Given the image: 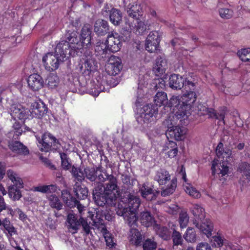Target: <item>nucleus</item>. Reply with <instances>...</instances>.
<instances>
[{
  "label": "nucleus",
  "mask_w": 250,
  "mask_h": 250,
  "mask_svg": "<svg viewBox=\"0 0 250 250\" xmlns=\"http://www.w3.org/2000/svg\"><path fill=\"white\" fill-rule=\"evenodd\" d=\"M192 80V76L183 77L179 74H173L169 78V85L172 89H181L184 87L185 93L182 96L173 95L169 99L167 107H184L185 105L190 104V107H193V104L196 100L195 93V83Z\"/></svg>",
  "instance_id": "nucleus-1"
},
{
  "label": "nucleus",
  "mask_w": 250,
  "mask_h": 250,
  "mask_svg": "<svg viewBox=\"0 0 250 250\" xmlns=\"http://www.w3.org/2000/svg\"><path fill=\"white\" fill-rule=\"evenodd\" d=\"M193 107H190V104L185 105L183 107H175L170 108L172 110L169 114L168 117L163 122V125L167 127L166 135L171 138L177 141H181L184 139L187 133V129L183 126L176 125L178 123L183 124V121L187 120L191 114Z\"/></svg>",
  "instance_id": "nucleus-2"
},
{
  "label": "nucleus",
  "mask_w": 250,
  "mask_h": 250,
  "mask_svg": "<svg viewBox=\"0 0 250 250\" xmlns=\"http://www.w3.org/2000/svg\"><path fill=\"white\" fill-rule=\"evenodd\" d=\"M76 70L84 77H90L96 73L94 79L88 84V92L94 97L98 96L100 92L106 90L107 84V76L97 72V65L95 60L91 57H85L80 60L76 67Z\"/></svg>",
  "instance_id": "nucleus-3"
},
{
  "label": "nucleus",
  "mask_w": 250,
  "mask_h": 250,
  "mask_svg": "<svg viewBox=\"0 0 250 250\" xmlns=\"http://www.w3.org/2000/svg\"><path fill=\"white\" fill-rule=\"evenodd\" d=\"M140 204L139 197L129 195L128 207L125 208L121 205H118L116 213L119 216H123L128 225L131 227L129 235V241L136 246L140 245L143 240V236L139 230L134 228L136 225L138 218L136 212Z\"/></svg>",
  "instance_id": "nucleus-4"
},
{
  "label": "nucleus",
  "mask_w": 250,
  "mask_h": 250,
  "mask_svg": "<svg viewBox=\"0 0 250 250\" xmlns=\"http://www.w3.org/2000/svg\"><path fill=\"white\" fill-rule=\"evenodd\" d=\"M91 27L89 24H84L82 27L78 38L76 32H68L65 35V40L68 44V49L70 56L77 55L79 50L83 48H87L91 45Z\"/></svg>",
  "instance_id": "nucleus-5"
},
{
  "label": "nucleus",
  "mask_w": 250,
  "mask_h": 250,
  "mask_svg": "<svg viewBox=\"0 0 250 250\" xmlns=\"http://www.w3.org/2000/svg\"><path fill=\"white\" fill-rule=\"evenodd\" d=\"M68 46L67 42L62 40L57 44L54 53L48 52L42 57V63L46 70L53 71L57 69L68 55L70 56Z\"/></svg>",
  "instance_id": "nucleus-6"
},
{
  "label": "nucleus",
  "mask_w": 250,
  "mask_h": 250,
  "mask_svg": "<svg viewBox=\"0 0 250 250\" xmlns=\"http://www.w3.org/2000/svg\"><path fill=\"white\" fill-rule=\"evenodd\" d=\"M217 158L212 162L211 172L216 178H221L228 175L229 167L227 163L230 161L232 151L229 148H224L223 143H219L216 148Z\"/></svg>",
  "instance_id": "nucleus-7"
},
{
  "label": "nucleus",
  "mask_w": 250,
  "mask_h": 250,
  "mask_svg": "<svg viewBox=\"0 0 250 250\" xmlns=\"http://www.w3.org/2000/svg\"><path fill=\"white\" fill-rule=\"evenodd\" d=\"M98 186H102L104 194L108 196V198H103V201H100L97 199L96 202L99 206H103L107 204L114 205L116 204L117 197L120 194L119 188L117 185V179L113 175L108 176L107 182L104 185H99Z\"/></svg>",
  "instance_id": "nucleus-8"
},
{
  "label": "nucleus",
  "mask_w": 250,
  "mask_h": 250,
  "mask_svg": "<svg viewBox=\"0 0 250 250\" xmlns=\"http://www.w3.org/2000/svg\"><path fill=\"white\" fill-rule=\"evenodd\" d=\"M158 108L151 104H146L141 108L136 114L138 123L142 126H148L154 123L157 119Z\"/></svg>",
  "instance_id": "nucleus-9"
},
{
  "label": "nucleus",
  "mask_w": 250,
  "mask_h": 250,
  "mask_svg": "<svg viewBox=\"0 0 250 250\" xmlns=\"http://www.w3.org/2000/svg\"><path fill=\"white\" fill-rule=\"evenodd\" d=\"M37 140V145L42 151L48 152L53 146L58 148L57 140L50 133L46 132L41 135L35 136Z\"/></svg>",
  "instance_id": "nucleus-10"
},
{
  "label": "nucleus",
  "mask_w": 250,
  "mask_h": 250,
  "mask_svg": "<svg viewBox=\"0 0 250 250\" xmlns=\"http://www.w3.org/2000/svg\"><path fill=\"white\" fill-rule=\"evenodd\" d=\"M123 65L121 59L116 56H111L108 60V62L105 65V70L108 73H103L107 76V84L105 86H108L109 84L108 79H110V76L116 75L118 74L122 69Z\"/></svg>",
  "instance_id": "nucleus-11"
},
{
  "label": "nucleus",
  "mask_w": 250,
  "mask_h": 250,
  "mask_svg": "<svg viewBox=\"0 0 250 250\" xmlns=\"http://www.w3.org/2000/svg\"><path fill=\"white\" fill-rule=\"evenodd\" d=\"M198 114L201 115H208L209 117L215 118L221 120L224 124V118L227 108L223 107L220 108V113H216L215 110L211 108H208L202 104H199L197 106Z\"/></svg>",
  "instance_id": "nucleus-12"
},
{
  "label": "nucleus",
  "mask_w": 250,
  "mask_h": 250,
  "mask_svg": "<svg viewBox=\"0 0 250 250\" xmlns=\"http://www.w3.org/2000/svg\"><path fill=\"white\" fill-rule=\"evenodd\" d=\"M178 175L180 177H181L184 182L183 187L185 192L193 198H199L201 196L200 192L190 183L187 182L188 179L187 178L185 168L183 166L180 167Z\"/></svg>",
  "instance_id": "nucleus-13"
},
{
  "label": "nucleus",
  "mask_w": 250,
  "mask_h": 250,
  "mask_svg": "<svg viewBox=\"0 0 250 250\" xmlns=\"http://www.w3.org/2000/svg\"><path fill=\"white\" fill-rule=\"evenodd\" d=\"M45 85L52 91H56L60 94L64 92V86L60 83L59 77L54 74H50L45 80Z\"/></svg>",
  "instance_id": "nucleus-14"
},
{
  "label": "nucleus",
  "mask_w": 250,
  "mask_h": 250,
  "mask_svg": "<svg viewBox=\"0 0 250 250\" xmlns=\"http://www.w3.org/2000/svg\"><path fill=\"white\" fill-rule=\"evenodd\" d=\"M122 37L116 32H111L108 35L106 40L110 52H117L121 49L122 46Z\"/></svg>",
  "instance_id": "nucleus-15"
},
{
  "label": "nucleus",
  "mask_w": 250,
  "mask_h": 250,
  "mask_svg": "<svg viewBox=\"0 0 250 250\" xmlns=\"http://www.w3.org/2000/svg\"><path fill=\"white\" fill-rule=\"evenodd\" d=\"M92 219L94 226L98 229H101V232L103 233L105 239L106 245L110 248H113L115 243L114 242L113 238L111 236V234L103 225V219L101 218L94 219L93 217L92 218Z\"/></svg>",
  "instance_id": "nucleus-16"
},
{
  "label": "nucleus",
  "mask_w": 250,
  "mask_h": 250,
  "mask_svg": "<svg viewBox=\"0 0 250 250\" xmlns=\"http://www.w3.org/2000/svg\"><path fill=\"white\" fill-rule=\"evenodd\" d=\"M30 115L32 117L41 118L47 111V107L41 101L32 103L29 110Z\"/></svg>",
  "instance_id": "nucleus-17"
},
{
  "label": "nucleus",
  "mask_w": 250,
  "mask_h": 250,
  "mask_svg": "<svg viewBox=\"0 0 250 250\" xmlns=\"http://www.w3.org/2000/svg\"><path fill=\"white\" fill-rule=\"evenodd\" d=\"M9 112L12 117L16 120H24L28 118V111L20 104H14L11 105Z\"/></svg>",
  "instance_id": "nucleus-18"
},
{
  "label": "nucleus",
  "mask_w": 250,
  "mask_h": 250,
  "mask_svg": "<svg viewBox=\"0 0 250 250\" xmlns=\"http://www.w3.org/2000/svg\"><path fill=\"white\" fill-rule=\"evenodd\" d=\"M27 83L29 87L31 89L34 91H38L43 87L44 81L40 75L35 73L29 76Z\"/></svg>",
  "instance_id": "nucleus-19"
},
{
  "label": "nucleus",
  "mask_w": 250,
  "mask_h": 250,
  "mask_svg": "<svg viewBox=\"0 0 250 250\" xmlns=\"http://www.w3.org/2000/svg\"><path fill=\"white\" fill-rule=\"evenodd\" d=\"M126 11L130 17L138 20L139 17L141 15L142 8L136 0H134L127 5Z\"/></svg>",
  "instance_id": "nucleus-20"
},
{
  "label": "nucleus",
  "mask_w": 250,
  "mask_h": 250,
  "mask_svg": "<svg viewBox=\"0 0 250 250\" xmlns=\"http://www.w3.org/2000/svg\"><path fill=\"white\" fill-rule=\"evenodd\" d=\"M190 210L194 216L193 223L201 222L205 218V208L200 204H193Z\"/></svg>",
  "instance_id": "nucleus-21"
},
{
  "label": "nucleus",
  "mask_w": 250,
  "mask_h": 250,
  "mask_svg": "<svg viewBox=\"0 0 250 250\" xmlns=\"http://www.w3.org/2000/svg\"><path fill=\"white\" fill-rule=\"evenodd\" d=\"M167 68V62L166 59L162 57L157 58L153 68V71L157 76L163 75Z\"/></svg>",
  "instance_id": "nucleus-22"
},
{
  "label": "nucleus",
  "mask_w": 250,
  "mask_h": 250,
  "mask_svg": "<svg viewBox=\"0 0 250 250\" xmlns=\"http://www.w3.org/2000/svg\"><path fill=\"white\" fill-rule=\"evenodd\" d=\"M94 31L98 36L105 35L109 31L108 22L104 20H97L94 25Z\"/></svg>",
  "instance_id": "nucleus-23"
},
{
  "label": "nucleus",
  "mask_w": 250,
  "mask_h": 250,
  "mask_svg": "<svg viewBox=\"0 0 250 250\" xmlns=\"http://www.w3.org/2000/svg\"><path fill=\"white\" fill-rule=\"evenodd\" d=\"M171 178L169 172L163 169H160L156 172L154 177L155 181L158 182L159 185H166L168 180Z\"/></svg>",
  "instance_id": "nucleus-24"
},
{
  "label": "nucleus",
  "mask_w": 250,
  "mask_h": 250,
  "mask_svg": "<svg viewBox=\"0 0 250 250\" xmlns=\"http://www.w3.org/2000/svg\"><path fill=\"white\" fill-rule=\"evenodd\" d=\"M139 220L142 225L149 227L154 225L156 221L154 218L149 211H143L140 213Z\"/></svg>",
  "instance_id": "nucleus-25"
},
{
  "label": "nucleus",
  "mask_w": 250,
  "mask_h": 250,
  "mask_svg": "<svg viewBox=\"0 0 250 250\" xmlns=\"http://www.w3.org/2000/svg\"><path fill=\"white\" fill-rule=\"evenodd\" d=\"M194 224L208 238L211 236L213 230V225L210 221L206 220L205 222L202 223H200V222H198Z\"/></svg>",
  "instance_id": "nucleus-26"
},
{
  "label": "nucleus",
  "mask_w": 250,
  "mask_h": 250,
  "mask_svg": "<svg viewBox=\"0 0 250 250\" xmlns=\"http://www.w3.org/2000/svg\"><path fill=\"white\" fill-rule=\"evenodd\" d=\"M95 51L96 55L101 56L102 58L104 57L108 51H109L106 40H100L97 42L95 46Z\"/></svg>",
  "instance_id": "nucleus-27"
},
{
  "label": "nucleus",
  "mask_w": 250,
  "mask_h": 250,
  "mask_svg": "<svg viewBox=\"0 0 250 250\" xmlns=\"http://www.w3.org/2000/svg\"><path fill=\"white\" fill-rule=\"evenodd\" d=\"M165 188L162 190L161 195L163 196H167L172 194L177 187V179L175 177L168 180V182L164 185Z\"/></svg>",
  "instance_id": "nucleus-28"
},
{
  "label": "nucleus",
  "mask_w": 250,
  "mask_h": 250,
  "mask_svg": "<svg viewBox=\"0 0 250 250\" xmlns=\"http://www.w3.org/2000/svg\"><path fill=\"white\" fill-rule=\"evenodd\" d=\"M9 147L12 151L18 154L26 155L29 153L27 148L18 141L11 142L10 143Z\"/></svg>",
  "instance_id": "nucleus-29"
},
{
  "label": "nucleus",
  "mask_w": 250,
  "mask_h": 250,
  "mask_svg": "<svg viewBox=\"0 0 250 250\" xmlns=\"http://www.w3.org/2000/svg\"><path fill=\"white\" fill-rule=\"evenodd\" d=\"M8 179L13 183L12 186H15L19 188H23V183L19 175L12 169H9L6 172Z\"/></svg>",
  "instance_id": "nucleus-30"
},
{
  "label": "nucleus",
  "mask_w": 250,
  "mask_h": 250,
  "mask_svg": "<svg viewBox=\"0 0 250 250\" xmlns=\"http://www.w3.org/2000/svg\"><path fill=\"white\" fill-rule=\"evenodd\" d=\"M153 228L156 234L163 239L167 240L170 238V232L167 228L161 226L156 223L154 224Z\"/></svg>",
  "instance_id": "nucleus-31"
},
{
  "label": "nucleus",
  "mask_w": 250,
  "mask_h": 250,
  "mask_svg": "<svg viewBox=\"0 0 250 250\" xmlns=\"http://www.w3.org/2000/svg\"><path fill=\"white\" fill-rule=\"evenodd\" d=\"M166 151V153L170 158L175 157L178 153V148L177 144L173 141H169L163 149Z\"/></svg>",
  "instance_id": "nucleus-32"
},
{
  "label": "nucleus",
  "mask_w": 250,
  "mask_h": 250,
  "mask_svg": "<svg viewBox=\"0 0 250 250\" xmlns=\"http://www.w3.org/2000/svg\"><path fill=\"white\" fill-rule=\"evenodd\" d=\"M139 191L144 198L147 200H152L156 198V194L154 193L152 189L144 184L140 188Z\"/></svg>",
  "instance_id": "nucleus-33"
},
{
  "label": "nucleus",
  "mask_w": 250,
  "mask_h": 250,
  "mask_svg": "<svg viewBox=\"0 0 250 250\" xmlns=\"http://www.w3.org/2000/svg\"><path fill=\"white\" fill-rule=\"evenodd\" d=\"M109 18L111 22L114 25H118L122 21V14L121 11L112 8L110 11Z\"/></svg>",
  "instance_id": "nucleus-34"
},
{
  "label": "nucleus",
  "mask_w": 250,
  "mask_h": 250,
  "mask_svg": "<svg viewBox=\"0 0 250 250\" xmlns=\"http://www.w3.org/2000/svg\"><path fill=\"white\" fill-rule=\"evenodd\" d=\"M67 222L69 229L71 231H74L73 233L76 232L79 229L80 223L74 214L69 213L68 214Z\"/></svg>",
  "instance_id": "nucleus-35"
},
{
  "label": "nucleus",
  "mask_w": 250,
  "mask_h": 250,
  "mask_svg": "<svg viewBox=\"0 0 250 250\" xmlns=\"http://www.w3.org/2000/svg\"><path fill=\"white\" fill-rule=\"evenodd\" d=\"M57 187L56 185H39L33 187V190L43 193H52L56 192Z\"/></svg>",
  "instance_id": "nucleus-36"
},
{
  "label": "nucleus",
  "mask_w": 250,
  "mask_h": 250,
  "mask_svg": "<svg viewBox=\"0 0 250 250\" xmlns=\"http://www.w3.org/2000/svg\"><path fill=\"white\" fill-rule=\"evenodd\" d=\"M0 226H2L7 232L6 235L8 237H12L14 235L18 234L17 229L7 218H5L2 220V223Z\"/></svg>",
  "instance_id": "nucleus-37"
},
{
  "label": "nucleus",
  "mask_w": 250,
  "mask_h": 250,
  "mask_svg": "<svg viewBox=\"0 0 250 250\" xmlns=\"http://www.w3.org/2000/svg\"><path fill=\"white\" fill-rule=\"evenodd\" d=\"M74 191L76 196L80 199H84L88 195L87 189L85 187H82L78 183L75 184Z\"/></svg>",
  "instance_id": "nucleus-38"
},
{
  "label": "nucleus",
  "mask_w": 250,
  "mask_h": 250,
  "mask_svg": "<svg viewBox=\"0 0 250 250\" xmlns=\"http://www.w3.org/2000/svg\"><path fill=\"white\" fill-rule=\"evenodd\" d=\"M168 99L167 94L165 92H158L154 97V102L157 106H161L167 103Z\"/></svg>",
  "instance_id": "nucleus-39"
},
{
  "label": "nucleus",
  "mask_w": 250,
  "mask_h": 250,
  "mask_svg": "<svg viewBox=\"0 0 250 250\" xmlns=\"http://www.w3.org/2000/svg\"><path fill=\"white\" fill-rule=\"evenodd\" d=\"M20 188L15 186H10L9 187L8 194L11 199L14 201L20 200L22 196Z\"/></svg>",
  "instance_id": "nucleus-40"
},
{
  "label": "nucleus",
  "mask_w": 250,
  "mask_h": 250,
  "mask_svg": "<svg viewBox=\"0 0 250 250\" xmlns=\"http://www.w3.org/2000/svg\"><path fill=\"white\" fill-rule=\"evenodd\" d=\"M93 216H94L93 217H94V219H97V218H98V217H97V214H96V215H95V214H92L91 215V216L90 217V219L92 221V222L89 221V223H88L87 219L85 220V219H84L82 216L81 217V218L80 219V223L81 224V225L82 226L83 230L84 231V232L86 234H88L90 232V229H91V226L90 225V224H91V225L93 226H94L95 228H96L93 225V220L92 219V218L93 217ZM99 218H100L99 217Z\"/></svg>",
  "instance_id": "nucleus-41"
},
{
  "label": "nucleus",
  "mask_w": 250,
  "mask_h": 250,
  "mask_svg": "<svg viewBox=\"0 0 250 250\" xmlns=\"http://www.w3.org/2000/svg\"><path fill=\"white\" fill-rule=\"evenodd\" d=\"M62 196L63 201L69 208H73L74 205L76 204L75 202L76 199L73 198L67 190H63L62 191Z\"/></svg>",
  "instance_id": "nucleus-42"
},
{
  "label": "nucleus",
  "mask_w": 250,
  "mask_h": 250,
  "mask_svg": "<svg viewBox=\"0 0 250 250\" xmlns=\"http://www.w3.org/2000/svg\"><path fill=\"white\" fill-rule=\"evenodd\" d=\"M50 206L52 208H55L57 210H60L62 208V204L57 196L55 195H51L47 197Z\"/></svg>",
  "instance_id": "nucleus-43"
},
{
  "label": "nucleus",
  "mask_w": 250,
  "mask_h": 250,
  "mask_svg": "<svg viewBox=\"0 0 250 250\" xmlns=\"http://www.w3.org/2000/svg\"><path fill=\"white\" fill-rule=\"evenodd\" d=\"M108 196L104 195V192H103L102 186L100 187L99 186H97L94 189L93 191V197L95 203L99 206L96 202V200H99L100 201H103V198H108Z\"/></svg>",
  "instance_id": "nucleus-44"
},
{
  "label": "nucleus",
  "mask_w": 250,
  "mask_h": 250,
  "mask_svg": "<svg viewBox=\"0 0 250 250\" xmlns=\"http://www.w3.org/2000/svg\"><path fill=\"white\" fill-rule=\"evenodd\" d=\"M73 176L79 181H82L84 179V171L80 167H77L73 166L71 170Z\"/></svg>",
  "instance_id": "nucleus-45"
},
{
  "label": "nucleus",
  "mask_w": 250,
  "mask_h": 250,
  "mask_svg": "<svg viewBox=\"0 0 250 250\" xmlns=\"http://www.w3.org/2000/svg\"><path fill=\"white\" fill-rule=\"evenodd\" d=\"M184 238L188 242L194 243L196 241V234L195 230L191 228H188Z\"/></svg>",
  "instance_id": "nucleus-46"
},
{
  "label": "nucleus",
  "mask_w": 250,
  "mask_h": 250,
  "mask_svg": "<svg viewBox=\"0 0 250 250\" xmlns=\"http://www.w3.org/2000/svg\"><path fill=\"white\" fill-rule=\"evenodd\" d=\"M98 170V167H87L84 169V178H86L91 181H93L96 179V173Z\"/></svg>",
  "instance_id": "nucleus-47"
},
{
  "label": "nucleus",
  "mask_w": 250,
  "mask_h": 250,
  "mask_svg": "<svg viewBox=\"0 0 250 250\" xmlns=\"http://www.w3.org/2000/svg\"><path fill=\"white\" fill-rule=\"evenodd\" d=\"M189 216L186 211H182L179 214L178 222L182 229L185 228L188 224Z\"/></svg>",
  "instance_id": "nucleus-48"
},
{
  "label": "nucleus",
  "mask_w": 250,
  "mask_h": 250,
  "mask_svg": "<svg viewBox=\"0 0 250 250\" xmlns=\"http://www.w3.org/2000/svg\"><path fill=\"white\" fill-rule=\"evenodd\" d=\"M238 169L250 182V165L246 162L242 163L239 165Z\"/></svg>",
  "instance_id": "nucleus-49"
},
{
  "label": "nucleus",
  "mask_w": 250,
  "mask_h": 250,
  "mask_svg": "<svg viewBox=\"0 0 250 250\" xmlns=\"http://www.w3.org/2000/svg\"><path fill=\"white\" fill-rule=\"evenodd\" d=\"M237 54L242 61L250 62V48L242 49L238 51Z\"/></svg>",
  "instance_id": "nucleus-50"
},
{
  "label": "nucleus",
  "mask_w": 250,
  "mask_h": 250,
  "mask_svg": "<svg viewBox=\"0 0 250 250\" xmlns=\"http://www.w3.org/2000/svg\"><path fill=\"white\" fill-rule=\"evenodd\" d=\"M60 154L62 168L65 170L70 169L71 164L67 155L63 153H60Z\"/></svg>",
  "instance_id": "nucleus-51"
},
{
  "label": "nucleus",
  "mask_w": 250,
  "mask_h": 250,
  "mask_svg": "<svg viewBox=\"0 0 250 250\" xmlns=\"http://www.w3.org/2000/svg\"><path fill=\"white\" fill-rule=\"evenodd\" d=\"M220 17L224 19H229L232 17L233 11L229 8H220L219 10Z\"/></svg>",
  "instance_id": "nucleus-52"
},
{
  "label": "nucleus",
  "mask_w": 250,
  "mask_h": 250,
  "mask_svg": "<svg viewBox=\"0 0 250 250\" xmlns=\"http://www.w3.org/2000/svg\"><path fill=\"white\" fill-rule=\"evenodd\" d=\"M212 246L215 248H220L224 244L222 237L219 235H215L212 237L210 241Z\"/></svg>",
  "instance_id": "nucleus-53"
},
{
  "label": "nucleus",
  "mask_w": 250,
  "mask_h": 250,
  "mask_svg": "<svg viewBox=\"0 0 250 250\" xmlns=\"http://www.w3.org/2000/svg\"><path fill=\"white\" fill-rule=\"evenodd\" d=\"M156 248V242L150 239L146 240L143 244L144 250H155Z\"/></svg>",
  "instance_id": "nucleus-54"
},
{
  "label": "nucleus",
  "mask_w": 250,
  "mask_h": 250,
  "mask_svg": "<svg viewBox=\"0 0 250 250\" xmlns=\"http://www.w3.org/2000/svg\"><path fill=\"white\" fill-rule=\"evenodd\" d=\"M160 42L156 40L155 42H150L149 44H147V41H146V49L149 52H154L158 49Z\"/></svg>",
  "instance_id": "nucleus-55"
},
{
  "label": "nucleus",
  "mask_w": 250,
  "mask_h": 250,
  "mask_svg": "<svg viewBox=\"0 0 250 250\" xmlns=\"http://www.w3.org/2000/svg\"><path fill=\"white\" fill-rule=\"evenodd\" d=\"M156 40H158V42H160V37L157 31H153L149 33L146 41H147V44H149L150 42H155Z\"/></svg>",
  "instance_id": "nucleus-56"
},
{
  "label": "nucleus",
  "mask_w": 250,
  "mask_h": 250,
  "mask_svg": "<svg viewBox=\"0 0 250 250\" xmlns=\"http://www.w3.org/2000/svg\"><path fill=\"white\" fill-rule=\"evenodd\" d=\"M165 210L167 213L171 214H176L179 210V207L176 204L166 205Z\"/></svg>",
  "instance_id": "nucleus-57"
},
{
  "label": "nucleus",
  "mask_w": 250,
  "mask_h": 250,
  "mask_svg": "<svg viewBox=\"0 0 250 250\" xmlns=\"http://www.w3.org/2000/svg\"><path fill=\"white\" fill-rule=\"evenodd\" d=\"M172 237L173 245L174 246H178L182 244L183 239L180 232L174 230L173 232Z\"/></svg>",
  "instance_id": "nucleus-58"
},
{
  "label": "nucleus",
  "mask_w": 250,
  "mask_h": 250,
  "mask_svg": "<svg viewBox=\"0 0 250 250\" xmlns=\"http://www.w3.org/2000/svg\"><path fill=\"white\" fill-rule=\"evenodd\" d=\"M137 21V25L136 26V33L142 35L143 34L146 29V25L144 21Z\"/></svg>",
  "instance_id": "nucleus-59"
},
{
  "label": "nucleus",
  "mask_w": 250,
  "mask_h": 250,
  "mask_svg": "<svg viewBox=\"0 0 250 250\" xmlns=\"http://www.w3.org/2000/svg\"><path fill=\"white\" fill-rule=\"evenodd\" d=\"M209 244L206 242H201L196 246V250H211Z\"/></svg>",
  "instance_id": "nucleus-60"
},
{
  "label": "nucleus",
  "mask_w": 250,
  "mask_h": 250,
  "mask_svg": "<svg viewBox=\"0 0 250 250\" xmlns=\"http://www.w3.org/2000/svg\"><path fill=\"white\" fill-rule=\"evenodd\" d=\"M13 127L15 130V134L16 135L19 136L21 134L22 131L21 129V125L19 123L16 122L14 124Z\"/></svg>",
  "instance_id": "nucleus-61"
},
{
  "label": "nucleus",
  "mask_w": 250,
  "mask_h": 250,
  "mask_svg": "<svg viewBox=\"0 0 250 250\" xmlns=\"http://www.w3.org/2000/svg\"><path fill=\"white\" fill-rule=\"evenodd\" d=\"M112 175V174H108L106 172H104L103 174H100L98 175L97 178L100 182H107L108 176Z\"/></svg>",
  "instance_id": "nucleus-62"
},
{
  "label": "nucleus",
  "mask_w": 250,
  "mask_h": 250,
  "mask_svg": "<svg viewBox=\"0 0 250 250\" xmlns=\"http://www.w3.org/2000/svg\"><path fill=\"white\" fill-rule=\"evenodd\" d=\"M16 211L19 214V218L23 222L25 221L27 219L26 215L19 208H17Z\"/></svg>",
  "instance_id": "nucleus-63"
},
{
  "label": "nucleus",
  "mask_w": 250,
  "mask_h": 250,
  "mask_svg": "<svg viewBox=\"0 0 250 250\" xmlns=\"http://www.w3.org/2000/svg\"><path fill=\"white\" fill-rule=\"evenodd\" d=\"M76 204L74 205L73 207H77V209L81 216L83 215V211L85 210V207L81 204L76 199L75 200Z\"/></svg>",
  "instance_id": "nucleus-64"
}]
</instances>
